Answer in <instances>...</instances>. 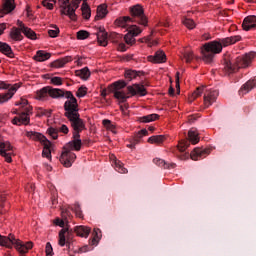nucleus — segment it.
<instances>
[{
    "label": "nucleus",
    "instance_id": "f704fd0d",
    "mask_svg": "<svg viewBox=\"0 0 256 256\" xmlns=\"http://www.w3.org/2000/svg\"><path fill=\"white\" fill-rule=\"evenodd\" d=\"M35 61H47L48 59H51V53L45 52L43 50L37 51L36 55L34 56Z\"/></svg>",
    "mask_w": 256,
    "mask_h": 256
},
{
    "label": "nucleus",
    "instance_id": "603ef678",
    "mask_svg": "<svg viewBox=\"0 0 256 256\" xmlns=\"http://www.w3.org/2000/svg\"><path fill=\"white\" fill-rule=\"evenodd\" d=\"M183 57L186 63H191L193 59H195V55H193V52L191 51H185Z\"/></svg>",
    "mask_w": 256,
    "mask_h": 256
},
{
    "label": "nucleus",
    "instance_id": "f3484780",
    "mask_svg": "<svg viewBox=\"0 0 256 256\" xmlns=\"http://www.w3.org/2000/svg\"><path fill=\"white\" fill-rule=\"evenodd\" d=\"M211 153L210 149H201V148H195L191 154L190 157L192 161H198L199 159H203L207 157Z\"/></svg>",
    "mask_w": 256,
    "mask_h": 256
},
{
    "label": "nucleus",
    "instance_id": "cd10ccee",
    "mask_svg": "<svg viewBox=\"0 0 256 256\" xmlns=\"http://www.w3.org/2000/svg\"><path fill=\"white\" fill-rule=\"evenodd\" d=\"M74 231L76 232L78 237H89V233H91V228L80 225V226H76L74 228Z\"/></svg>",
    "mask_w": 256,
    "mask_h": 256
},
{
    "label": "nucleus",
    "instance_id": "7ed1b4c3",
    "mask_svg": "<svg viewBox=\"0 0 256 256\" xmlns=\"http://www.w3.org/2000/svg\"><path fill=\"white\" fill-rule=\"evenodd\" d=\"M253 59H255V52H248L236 57L235 60H225L224 71L227 75H231V73H237L239 69H247V67H251Z\"/></svg>",
    "mask_w": 256,
    "mask_h": 256
},
{
    "label": "nucleus",
    "instance_id": "c03bdc74",
    "mask_svg": "<svg viewBox=\"0 0 256 256\" xmlns=\"http://www.w3.org/2000/svg\"><path fill=\"white\" fill-rule=\"evenodd\" d=\"M182 23L185 27H187V29H195L196 27L195 21H193L191 18H184Z\"/></svg>",
    "mask_w": 256,
    "mask_h": 256
},
{
    "label": "nucleus",
    "instance_id": "2eb2a0df",
    "mask_svg": "<svg viewBox=\"0 0 256 256\" xmlns=\"http://www.w3.org/2000/svg\"><path fill=\"white\" fill-rule=\"evenodd\" d=\"M76 159L77 155L74 152L63 148L62 154L60 156V162L62 165H64V167H71V165L75 163Z\"/></svg>",
    "mask_w": 256,
    "mask_h": 256
},
{
    "label": "nucleus",
    "instance_id": "0e129e2a",
    "mask_svg": "<svg viewBox=\"0 0 256 256\" xmlns=\"http://www.w3.org/2000/svg\"><path fill=\"white\" fill-rule=\"evenodd\" d=\"M185 149H187V144L186 143H180L178 145V151H180L181 153L185 152Z\"/></svg>",
    "mask_w": 256,
    "mask_h": 256
},
{
    "label": "nucleus",
    "instance_id": "69168bd1",
    "mask_svg": "<svg viewBox=\"0 0 256 256\" xmlns=\"http://www.w3.org/2000/svg\"><path fill=\"white\" fill-rule=\"evenodd\" d=\"M118 50H120L123 53L127 51V46L124 43H120L118 46Z\"/></svg>",
    "mask_w": 256,
    "mask_h": 256
},
{
    "label": "nucleus",
    "instance_id": "4d7b16f0",
    "mask_svg": "<svg viewBox=\"0 0 256 256\" xmlns=\"http://www.w3.org/2000/svg\"><path fill=\"white\" fill-rule=\"evenodd\" d=\"M51 83L52 85H57V86L63 85V79L61 77L55 76L51 78Z\"/></svg>",
    "mask_w": 256,
    "mask_h": 256
},
{
    "label": "nucleus",
    "instance_id": "052dcab7",
    "mask_svg": "<svg viewBox=\"0 0 256 256\" xmlns=\"http://www.w3.org/2000/svg\"><path fill=\"white\" fill-rule=\"evenodd\" d=\"M153 161L155 165H158V167H165V160L161 158H155Z\"/></svg>",
    "mask_w": 256,
    "mask_h": 256
},
{
    "label": "nucleus",
    "instance_id": "9b49d317",
    "mask_svg": "<svg viewBox=\"0 0 256 256\" xmlns=\"http://www.w3.org/2000/svg\"><path fill=\"white\" fill-rule=\"evenodd\" d=\"M60 227H63L59 232V239H58V245L60 247H65V245H69L71 239H73V230L69 228V226H63L60 225Z\"/></svg>",
    "mask_w": 256,
    "mask_h": 256
},
{
    "label": "nucleus",
    "instance_id": "37998d69",
    "mask_svg": "<svg viewBox=\"0 0 256 256\" xmlns=\"http://www.w3.org/2000/svg\"><path fill=\"white\" fill-rule=\"evenodd\" d=\"M103 126L108 130V131H112V133H116L115 132V124H113V122H111V120L109 119H104L102 121Z\"/></svg>",
    "mask_w": 256,
    "mask_h": 256
},
{
    "label": "nucleus",
    "instance_id": "bb28decb",
    "mask_svg": "<svg viewBox=\"0 0 256 256\" xmlns=\"http://www.w3.org/2000/svg\"><path fill=\"white\" fill-rule=\"evenodd\" d=\"M111 159L113 161L114 169L118 173H122V174L127 173V168L123 166V162H121L120 160H117V157H115L114 155L111 156Z\"/></svg>",
    "mask_w": 256,
    "mask_h": 256
},
{
    "label": "nucleus",
    "instance_id": "864d4df0",
    "mask_svg": "<svg viewBox=\"0 0 256 256\" xmlns=\"http://www.w3.org/2000/svg\"><path fill=\"white\" fill-rule=\"evenodd\" d=\"M85 95H87V87L81 86L76 92V97L81 99L82 97H85Z\"/></svg>",
    "mask_w": 256,
    "mask_h": 256
},
{
    "label": "nucleus",
    "instance_id": "5fc2aeb1",
    "mask_svg": "<svg viewBox=\"0 0 256 256\" xmlns=\"http://www.w3.org/2000/svg\"><path fill=\"white\" fill-rule=\"evenodd\" d=\"M81 1H83V3H87V0H72V2L70 3L71 9H74V13L75 11H77V9H79V5H81Z\"/></svg>",
    "mask_w": 256,
    "mask_h": 256
},
{
    "label": "nucleus",
    "instance_id": "4be33fe9",
    "mask_svg": "<svg viewBox=\"0 0 256 256\" xmlns=\"http://www.w3.org/2000/svg\"><path fill=\"white\" fill-rule=\"evenodd\" d=\"M25 135L28 137V139H32V141H40L42 144L48 140L47 137L36 131H26Z\"/></svg>",
    "mask_w": 256,
    "mask_h": 256
},
{
    "label": "nucleus",
    "instance_id": "79ce46f5",
    "mask_svg": "<svg viewBox=\"0 0 256 256\" xmlns=\"http://www.w3.org/2000/svg\"><path fill=\"white\" fill-rule=\"evenodd\" d=\"M22 33L25 35V37H27L28 39H32V41H35V39H37V34L35 33V31H33L31 28L26 27L23 28Z\"/></svg>",
    "mask_w": 256,
    "mask_h": 256
},
{
    "label": "nucleus",
    "instance_id": "aec40b11",
    "mask_svg": "<svg viewBox=\"0 0 256 256\" xmlns=\"http://www.w3.org/2000/svg\"><path fill=\"white\" fill-rule=\"evenodd\" d=\"M256 87V78L253 80H248L239 90V95H247L250 91H253Z\"/></svg>",
    "mask_w": 256,
    "mask_h": 256
},
{
    "label": "nucleus",
    "instance_id": "6e6d98bb",
    "mask_svg": "<svg viewBox=\"0 0 256 256\" xmlns=\"http://www.w3.org/2000/svg\"><path fill=\"white\" fill-rule=\"evenodd\" d=\"M17 107H22V108H25V109H27V105H29V101H27V99H23V98H21L20 99V101H18V102H16V104H15Z\"/></svg>",
    "mask_w": 256,
    "mask_h": 256
},
{
    "label": "nucleus",
    "instance_id": "de8ad7c7",
    "mask_svg": "<svg viewBox=\"0 0 256 256\" xmlns=\"http://www.w3.org/2000/svg\"><path fill=\"white\" fill-rule=\"evenodd\" d=\"M47 133L48 135L52 138V139H58L59 137V130L53 127H49L47 129Z\"/></svg>",
    "mask_w": 256,
    "mask_h": 256
},
{
    "label": "nucleus",
    "instance_id": "a19ab883",
    "mask_svg": "<svg viewBox=\"0 0 256 256\" xmlns=\"http://www.w3.org/2000/svg\"><path fill=\"white\" fill-rule=\"evenodd\" d=\"M101 237V230L99 228H94L91 245H98L99 241L101 240Z\"/></svg>",
    "mask_w": 256,
    "mask_h": 256
},
{
    "label": "nucleus",
    "instance_id": "f257e3e1",
    "mask_svg": "<svg viewBox=\"0 0 256 256\" xmlns=\"http://www.w3.org/2000/svg\"><path fill=\"white\" fill-rule=\"evenodd\" d=\"M63 97L68 99L64 103V116L71 124V127H83L85 125V121L81 119V115L79 114V104H77V98L73 96V92L63 90Z\"/></svg>",
    "mask_w": 256,
    "mask_h": 256
},
{
    "label": "nucleus",
    "instance_id": "e433bc0d",
    "mask_svg": "<svg viewBox=\"0 0 256 256\" xmlns=\"http://www.w3.org/2000/svg\"><path fill=\"white\" fill-rule=\"evenodd\" d=\"M159 119V114H150L138 118L139 123H151Z\"/></svg>",
    "mask_w": 256,
    "mask_h": 256
},
{
    "label": "nucleus",
    "instance_id": "39448f33",
    "mask_svg": "<svg viewBox=\"0 0 256 256\" xmlns=\"http://www.w3.org/2000/svg\"><path fill=\"white\" fill-rule=\"evenodd\" d=\"M63 95V90L59 88H53L51 86H46L36 92L35 98L38 101H48L49 97L52 99H61Z\"/></svg>",
    "mask_w": 256,
    "mask_h": 256
},
{
    "label": "nucleus",
    "instance_id": "412c9836",
    "mask_svg": "<svg viewBox=\"0 0 256 256\" xmlns=\"http://www.w3.org/2000/svg\"><path fill=\"white\" fill-rule=\"evenodd\" d=\"M148 61H150V63H165L167 61V56L165 55V52L158 50L155 55L148 56Z\"/></svg>",
    "mask_w": 256,
    "mask_h": 256
},
{
    "label": "nucleus",
    "instance_id": "473e14b6",
    "mask_svg": "<svg viewBox=\"0 0 256 256\" xmlns=\"http://www.w3.org/2000/svg\"><path fill=\"white\" fill-rule=\"evenodd\" d=\"M188 139L192 145H197V143H199V132H197V129L192 128L188 131Z\"/></svg>",
    "mask_w": 256,
    "mask_h": 256
},
{
    "label": "nucleus",
    "instance_id": "680f3d73",
    "mask_svg": "<svg viewBox=\"0 0 256 256\" xmlns=\"http://www.w3.org/2000/svg\"><path fill=\"white\" fill-rule=\"evenodd\" d=\"M148 135L147 129H142L137 133V139H141L142 137H145Z\"/></svg>",
    "mask_w": 256,
    "mask_h": 256
},
{
    "label": "nucleus",
    "instance_id": "bf43d9fd",
    "mask_svg": "<svg viewBox=\"0 0 256 256\" xmlns=\"http://www.w3.org/2000/svg\"><path fill=\"white\" fill-rule=\"evenodd\" d=\"M138 143H139V139H138V138L132 139V140L130 141V143L127 144V147H128L129 149H135V145H138Z\"/></svg>",
    "mask_w": 256,
    "mask_h": 256
},
{
    "label": "nucleus",
    "instance_id": "393cba45",
    "mask_svg": "<svg viewBox=\"0 0 256 256\" xmlns=\"http://www.w3.org/2000/svg\"><path fill=\"white\" fill-rule=\"evenodd\" d=\"M69 210L64 209L62 210V219L60 218H56L54 220V225H69V223H71V221H69V219H71V216H69Z\"/></svg>",
    "mask_w": 256,
    "mask_h": 256
},
{
    "label": "nucleus",
    "instance_id": "20e7f679",
    "mask_svg": "<svg viewBox=\"0 0 256 256\" xmlns=\"http://www.w3.org/2000/svg\"><path fill=\"white\" fill-rule=\"evenodd\" d=\"M0 245L2 247H8L11 248L15 247L19 253H27L29 249H33V242L29 241L26 243H23L21 240L16 239L15 235L9 234V236H1L0 235Z\"/></svg>",
    "mask_w": 256,
    "mask_h": 256
},
{
    "label": "nucleus",
    "instance_id": "4468645a",
    "mask_svg": "<svg viewBox=\"0 0 256 256\" xmlns=\"http://www.w3.org/2000/svg\"><path fill=\"white\" fill-rule=\"evenodd\" d=\"M143 30H141V28H139V26L137 25H131L128 28V33L124 36V41L127 45H134L135 43V37H137V35H141Z\"/></svg>",
    "mask_w": 256,
    "mask_h": 256
},
{
    "label": "nucleus",
    "instance_id": "e2e57ef3",
    "mask_svg": "<svg viewBox=\"0 0 256 256\" xmlns=\"http://www.w3.org/2000/svg\"><path fill=\"white\" fill-rule=\"evenodd\" d=\"M60 133H64V135H67V133H69V127H67V125L63 124L60 128H59Z\"/></svg>",
    "mask_w": 256,
    "mask_h": 256
},
{
    "label": "nucleus",
    "instance_id": "49530a36",
    "mask_svg": "<svg viewBox=\"0 0 256 256\" xmlns=\"http://www.w3.org/2000/svg\"><path fill=\"white\" fill-rule=\"evenodd\" d=\"M139 76V73L135 70H127L125 72V77L128 79V81H133L136 77Z\"/></svg>",
    "mask_w": 256,
    "mask_h": 256
},
{
    "label": "nucleus",
    "instance_id": "423d86ee",
    "mask_svg": "<svg viewBox=\"0 0 256 256\" xmlns=\"http://www.w3.org/2000/svg\"><path fill=\"white\" fill-rule=\"evenodd\" d=\"M73 129V140L66 143L63 149L66 151H81V147L83 146V142L81 141V131L85 130V124L83 126L72 127Z\"/></svg>",
    "mask_w": 256,
    "mask_h": 256
},
{
    "label": "nucleus",
    "instance_id": "3c124183",
    "mask_svg": "<svg viewBox=\"0 0 256 256\" xmlns=\"http://www.w3.org/2000/svg\"><path fill=\"white\" fill-rule=\"evenodd\" d=\"M88 37H89V32L86 30H80L77 32V39H79L80 41L88 39Z\"/></svg>",
    "mask_w": 256,
    "mask_h": 256
},
{
    "label": "nucleus",
    "instance_id": "774afa93",
    "mask_svg": "<svg viewBox=\"0 0 256 256\" xmlns=\"http://www.w3.org/2000/svg\"><path fill=\"white\" fill-rule=\"evenodd\" d=\"M26 190H28L29 193H32L33 191H35V185L34 184H29L26 187Z\"/></svg>",
    "mask_w": 256,
    "mask_h": 256
},
{
    "label": "nucleus",
    "instance_id": "4c0bfd02",
    "mask_svg": "<svg viewBox=\"0 0 256 256\" xmlns=\"http://www.w3.org/2000/svg\"><path fill=\"white\" fill-rule=\"evenodd\" d=\"M76 75H77V77H80V79L87 81V79H89V77H91V72L89 71V68L85 67L81 70H77Z\"/></svg>",
    "mask_w": 256,
    "mask_h": 256
},
{
    "label": "nucleus",
    "instance_id": "c9c22d12",
    "mask_svg": "<svg viewBox=\"0 0 256 256\" xmlns=\"http://www.w3.org/2000/svg\"><path fill=\"white\" fill-rule=\"evenodd\" d=\"M42 156L46 157V159H51V141L46 140L43 144Z\"/></svg>",
    "mask_w": 256,
    "mask_h": 256
},
{
    "label": "nucleus",
    "instance_id": "a878e982",
    "mask_svg": "<svg viewBox=\"0 0 256 256\" xmlns=\"http://www.w3.org/2000/svg\"><path fill=\"white\" fill-rule=\"evenodd\" d=\"M133 22L131 20V17L129 16H124V17H120L118 19L115 20V25H117V27H123L124 29H127V31H129V27H131L129 25V23Z\"/></svg>",
    "mask_w": 256,
    "mask_h": 256
},
{
    "label": "nucleus",
    "instance_id": "a211bd4d",
    "mask_svg": "<svg viewBox=\"0 0 256 256\" xmlns=\"http://www.w3.org/2000/svg\"><path fill=\"white\" fill-rule=\"evenodd\" d=\"M127 91L131 95H140V97H145V95H147V90L145 89V86L139 84L128 86Z\"/></svg>",
    "mask_w": 256,
    "mask_h": 256
},
{
    "label": "nucleus",
    "instance_id": "72a5a7b5",
    "mask_svg": "<svg viewBox=\"0 0 256 256\" xmlns=\"http://www.w3.org/2000/svg\"><path fill=\"white\" fill-rule=\"evenodd\" d=\"M21 33L23 32L19 28H12L10 31V39H12V41H23V35Z\"/></svg>",
    "mask_w": 256,
    "mask_h": 256
},
{
    "label": "nucleus",
    "instance_id": "09e8293b",
    "mask_svg": "<svg viewBox=\"0 0 256 256\" xmlns=\"http://www.w3.org/2000/svg\"><path fill=\"white\" fill-rule=\"evenodd\" d=\"M57 3V0H44L42 2L43 7H46V9H49L50 11L53 10V7Z\"/></svg>",
    "mask_w": 256,
    "mask_h": 256
},
{
    "label": "nucleus",
    "instance_id": "f03ea898",
    "mask_svg": "<svg viewBox=\"0 0 256 256\" xmlns=\"http://www.w3.org/2000/svg\"><path fill=\"white\" fill-rule=\"evenodd\" d=\"M239 41H241V36H231L222 39L221 42L212 41L204 44L202 48L203 61L205 63H211L215 55L223 51V46L229 47V45H234V43Z\"/></svg>",
    "mask_w": 256,
    "mask_h": 256
},
{
    "label": "nucleus",
    "instance_id": "338daca9",
    "mask_svg": "<svg viewBox=\"0 0 256 256\" xmlns=\"http://www.w3.org/2000/svg\"><path fill=\"white\" fill-rule=\"evenodd\" d=\"M175 79H176V89H181V85L179 84V72L176 73V76H175Z\"/></svg>",
    "mask_w": 256,
    "mask_h": 256
},
{
    "label": "nucleus",
    "instance_id": "f8f14e48",
    "mask_svg": "<svg viewBox=\"0 0 256 256\" xmlns=\"http://www.w3.org/2000/svg\"><path fill=\"white\" fill-rule=\"evenodd\" d=\"M0 155L4 157L6 163H11L13 159V145L9 141H0Z\"/></svg>",
    "mask_w": 256,
    "mask_h": 256
},
{
    "label": "nucleus",
    "instance_id": "c756f323",
    "mask_svg": "<svg viewBox=\"0 0 256 256\" xmlns=\"http://www.w3.org/2000/svg\"><path fill=\"white\" fill-rule=\"evenodd\" d=\"M0 51L3 53V55H6L11 59L15 57V54H13V50L11 49V46H9V44L5 42H0Z\"/></svg>",
    "mask_w": 256,
    "mask_h": 256
},
{
    "label": "nucleus",
    "instance_id": "0eeeda50",
    "mask_svg": "<svg viewBox=\"0 0 256 256\" xmlns=\"http://www.w3.org/2000/svg\"><path fill=\"white\" fill-rule=\"evenodd\" d=\"M127 87V82L123 80L116 81L112 83L108 89L112 93H114L115 99H118L121 103H125L127 99H129L128 93L125 92L123 89Z\"/></svg>",
    "mask_w": 256,
    "mask_h": 256
},
{
    "label": "nucleus",
    "instance_id": "a18cd8bd",
    "mask_svg": "<svg viewBox=\"0 0 256 256\" xmlns=\"http://www.w3.org/2000/svg\"><path fill=\"white\" fill-rule=\"evenodd\" d=\"M72 211H74L76 217L83 219V212L81 211V205H79V203H75L72 206Z\"/></svg>",
    "mask_w": 256,
    "mask_h": 256
},
{
    "label": "nucleus",
    "instance_id": "13d9d810",
    "mask_svg": "<svg viewBox=\"0 0 256 256\" xmlns=\"http://www.w3.org/2000/svg\"><path fill=\"white\" fill-rule=\"evenodd\" d=\"M46 255L47 256H53L54 253H53V246H51V242H48L46 244Z\"/></svg>",
    "mask_w": 256,
    "mask_h": 256
},
{
    "label": "nucleus",
    "instance_id": "ddd939ff",
    "mask_svg": "<svg viewBox=\"0 0 256 256\" xmlns=\"http://www.w3.org/2000/svg\"><path fill=\"white\" fill-rule=\"evenodd\" d=\"M33 111V108L26 107L24 108V112H22L18 117H15L12 120L13 125H29L31 122L30 115Z\"/></svg>",
    "mask_w": 256,
    "mask_h": 256
},
{
    "label": "nucleus",
    "instance_id": "ea45409f",
    "mask_svg": "<svg viewBox=\"0 0 256 256\" xmlns=\"http://www.w3.org/2000/svg\"><path fill=\"white\" fill-rule=\"evenodd\" d=\"M81 11L84 19H91V8L87 4V2L82 3Z\"/></svg>",
    "mask_w": 256,
    "mask_h": 256
},
{
    "label": "nucleus",
    "instance_id": "b1692460",
    "mask_svg": "<svg viewBox=\"0 0 256 256\" xmlns=\"http://www.w3.org/2000/svg\"><path fill=\"white\" fill-rule=\"evenodd\" d=\"M96 35H97L99 45H101L102 47H107L108 38H107V33L105 32V28H101V27L98 28Z\"/></svg>",
    "mask_w": 256,
    "mask_h": 256
},
{
    "label": "nucleus",
    "instance_id": "2f4dec72",
    "mask_svg": "<svg viewBox=\"0 0 256 256\" xmlns=\"http://www.w3.org/2000/svg\"><path fill=\"white\" fill-rule=\"evenodd\" d=\"M206 90H207V87H205V86H200V87L196 88V90L189 97V103H193V101H195V99L201 97L203 95V93L205 94Z\"/></svg>",
    "mask_w": 256,
    "mask_h": 256
},
{
    "label": "nucleus",
    "instance_id": "6ab92c4d",
    "mask_svg": "<svg viewBox=\"0 0 256 256\" xmlns=\"http://www.w3.org/2000/svg\"><path fill=\"white\" fill-rule=\"evenodd\" d=\"M15 10V0H6L3 4V9L0 10V18L5 17V15L11 13Z\"/></svg>",
    "mask_w": 256,
    "mask_h": 256
},
{
    "label": "nucleus",
    "instance_id": "dca6fc26",
    "mask_svg": "<svg viewBox=\"0 0 256 256\" xmlns=\"http://www.w3.org/2000/svg\"><path fill=\"white\" fill-rule=\"evenodd\" d=\"M219 97V92L217 90H211L206 88L204 93V105L205 107H211L217 101Z\"/></svg>",
    "mask_w": 256,
    "mask_h": 256
},
{
    "label": "nucleus",
    "instance_id": "7c9ffc66",
    "mask_svg": "<svg viewBox=\"0 0 256 256\" xmlns=\"http://www.w3.org/2000/svg\"><path fill=\"white\" fill-rule=\"evenodd\" d=\"M70 61H72L71 57L66 56L62 59H58L52 62V67H54L55 69H61V67H65V65H67V63H70Z\"/></svg>",
    "mask_w": 256,
    "mask_h": 256
},
{
    "label": "nucleus",
    "instance_id": "6e6552de",
    "mask_svg": "<svg viewBox=\"0 0 256 256\" xmlns=\"http://www.w3.org/2000/svg\"><path fill=\"white\" fill-rule=\"evenodd\" d=\"M132 22L139 23V25H147V16H145V12L143 11V7L141 5H135L131 9Z\"/></svg>",
    "mask_w": 256,
    "mask_h": 256
},
{
    "label": "nucleus",
    "instance_id": "8fccbe9b",
    "mask_svg": "<svg viewBox=\"0 0 256 256\" xmlns=\"http://www.w3.org/2000/svg\"><path fill=\"white\" fill-rule=\"evenodd\" d=\"M52 29L48 30V35L49 37H52L53 39H55V37H57V35H59V27L55 26H51Z\"/></svg>",
    "mask_w": 256,
    "mask_h": 256
},
{
    "label": "nucleus",
    "instance_id": "c85d7f7f",
    "mask_svg": "<svg viewBox=\"0 0 256 256\" xmlns=\"http://www.w3.org/2000/svg\"><path fill=\"white\" fill-rule=\"evenodd\" d=\"M107 4H101L97 8V14L95 16V21H99V19H105L107 17Z\"/></svg>",
    "mask_w": 256,
    "mask_h": 256
},
{
    "label": "nucleus",
    "instance_id": "9d476101",
    "mask_svg": "<svg viewBox=\"0 0 256 256\" xmlns=\"http://www.w3.org/2000/svg\"><path fill=\"white\" fill-rule=\"evenodd\" d=\"M61 15H66L71 21H77V14L75 10L71 9V2L69 0H58Z\"/></svg>",
    "mask_w": 256,
    "mask_h": 256
},
{
    "label": "nucleus",
    "instance_id": "1a4fd4ad",
    "mask_svg": "<svg viewBox=\"0 0 256 256\" xmlns=\"http://www.w3.org/2000/svg\"><path fill=\"white\" fill-rule=\"evenodd\" d=\"M0 89H8V93L0 94V103H7V101H9V99H11L13 95L17 93V89H19V84H14L11 86V84L5 81H1Z\"/></svg>",
    "mask_w": 256,
    "mask_h": 256
},
{
    "label": "nucleus",
    "instance_id": "58836bf2",
    "mask_svg": "<svg viewBox=\"0 0 256 256\" xmlns=\"http://www.w3.org/2000/svg\"><path fill=\"white\" fill-rule=\"evenodd\" d=\"M165 141L164 135H155L148 138V143H151L152 145H161Z\"/></svg>",
    "mask_w": 256,
    "mask_h": 256
},
{
    "label": "nucleus",
    "instance_id": "5701e85b",
    "mask_svg": "<svg viewBox=\"0 0 256 256\" xmlns=\"http://www.w3.org/2000/svg\"><path fill=\"white\" fill-rule=\"evenodd\" d=\"M242 27L244 31H250V29H255L256 16H247L242 23Z\"/></svg>",
    "mask_w": 256,
    "mask_h": 256
}]
</instances>
